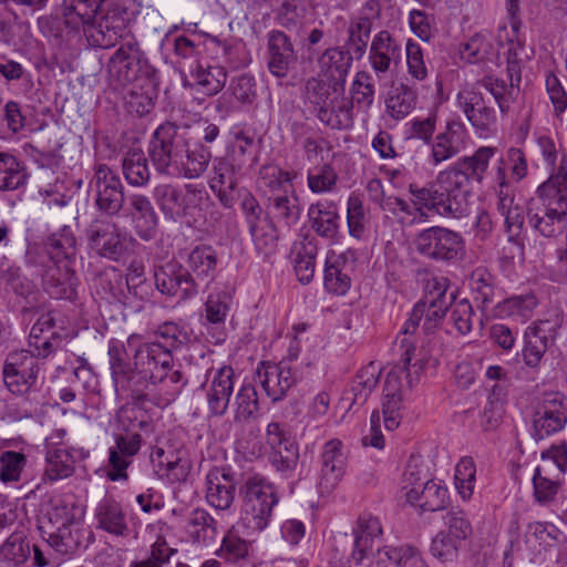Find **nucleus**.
Returning <instances> with one entry per match:
<instances>
[{
  "instance_id": "nucleus-48",
  "label": "nucleus",
  "mask_w": 567,
  "mask_h": 567,
  "mask_svg": "<svg viewBox=\"0 0 567 567\" xmlns=\"http://www.w3.org/2000/svg\"><path fill=\"white\" fill-rule=\"evenodd\" d=\"M96 292L109 303L125 307V276L114 269L101 274L96 279Z\"/></svg>"
},
{
  "instance_id": "nucleus-7",
  "label": "nucleus",
  "mask_w": 567,
  "mask_h": 567,
  "mask_svg": "<svg viewBox=\"0 0 567 567\" xmlns=\"http://www.w3.org/2000/svg\"><path fill=\"white\" fill-rule=\"evenodd\" d=\"M382 7L379 0H367L355 14L350 16L344 47L361 60L370 47L374 24L380 20Z\"/></svg>"
},
{
  "instance_id": "nucleus-56",
  "label": "nucleus",
  "mask_w": 567,
  "mask_h": 567,
  "mask_svg": "<svg viewBox=\"0 0 567 567\" xmlns=\"http://www.w3.org/2000/svg\"><path fill=\"white\" fill-rule=\"evenodd\" d=\"M256 249L265 256L276 252L278 246V231L272 221L264 219L249 227Z\"/></svg>"
},
{
  "instance_id": "nucleus-42",
  "label": "nucleus",
  "mask_w": 567,
  "mask_h": 567,
  "mask_svg": "<svg viewBox=\"0 0 567 567\" xmlns=\"http://www.w3.org/2000/svg\"><path fill=\"white\" fill-rule=\"evenodd\" d=\"M311 228L317 235L334 239L339 231V215L332 205L318 203L311 205L308 210Z\"/></svg>"
},
{
  "instance_id": "nucleus-55",
  "label": "nucleus",
  "mask_w": 567,
  "mask_h": 567,
  "mask_svg": "<svg viewBox=\"0 0 567 567\" xmlns=\"http://www.w3.org/2000/svg\"><path fill=\"white\" fill-rule=\"evenodd\" d=\"M504 389L499 385H494L482 413L481 425L484 431H494L498 427L504 414Z\"/></svg>"
},
{
  "instance_id": "nucleus-63",
  "label": "nucleus",
  "mask_w": 567,
  "mask_h": 567,
  "mask_svg": "<svg viewBox=\"0 0 567 567\" xmlns=\"http://www.w3.org/2000/svg\"><path fill=\"white\" fill-rule=\"evenodd\" d=\"M476 468L472 457H463L455 467V486L463 499L474 492Z\"/></svg>"
},
{
  "instance_id": "nucleus-61",
  "label": "nucleus",
  "mask_w": 567,
  "mask_h": 567,
  "mask_svg": "<svg viewBox=\"0 0 567 567\" xmlns=\"http://www.w3.org/2000/svg\"><path fill=\"white\" fill-rule=\"evenodd\" d=\"M110 365L115 385L125 386L132 375V370L126 361V351L118 342L109 346Z\"/></svg>"
},
{
  "instance_id": "nucleus-16",
  "label": "nucleus",
  "mask_w": 567,
  "mask_h": 567,
  "mask_svg": "<svg viewBox=\"0 0 567 567\" xmlns=\"http://www.w3.org/2000/svg\"><path fill=\"white\" fill-rule=\"evenodd\" d=\"M256 381L272 402L280 401L298 381L297 371L289 362H261L256 370Z\"/></svg>"
},
{
  "instance_id": "nucleus-25",
  "label": "nucleus",
  "mask_w": 567,
  "mask_h": 567,
  "mask_svg": "<svg viewBox=\"0 0 567 567\" xmlns=\"http://www.w3.org/2000/svg\"><path fill=\"white\" fill-rule=\"evenodd\" d=\"M153 297L154 288L145 276L144 265L132 261L125 274V308L140 312Z\"/></svg>"
},
{
  "instance_id": "nucleus-9",
  "label": "nucleus",
  "mask_w": 567,
  "mask_h": 567,
  "mask_svg": "<svg viewBox=\"0 0 567 567\" xmlns=\"http://www.w3.org/2000/svg\"><path fill=\"white\" fill-rule=\"evenodd\" d=\"M154 280L156 289L164 296L187 300L198 293L195 277L177 261H168L155 268Z\"/></svg>"
},
{
  "instance_id": "nucleus-46",
  "label": "nucleus",
  "mask_w": 567,
  "mask_h": 567,
  "mask_svg": "<svg viewBox=\"0 0 567 567\" xmlns=\"http://www.w3.org/2000/svg\"><path fill=\"white\" fill-rule=\"evenodd\" d=\"M31 555V545L23 532L12 533L0 545V564L19 566Z\"/></svg>"
},
{
  "instance_id": "nucleus-57",
  "label": "nucleus",
  "mask_w": 567,
  "mask_h": 567,
  "mask_svg": "<svg viewBox=\"0 0 567 567\" xmlns=\"http://www.w3.org/2000/svg\"><path fill=\"white\" fill-rule=\"evenodd\" d=\"M470 286L478 307L483 311L487 310L494 301L492 275L484 268H476L471 275Z\"/></svg>"
},
{
  "instance_id": "nucleus-64",
  "label": "nucleus",
  "mask_w": 567,
  "mask_h": 567,
  "mask_svg": "<svg viewBox=\"0 0 567 567\" xmlns=\"http://www.w3.org/2000/svg\"><path fill=\"white\" fill-rule=\"evenodd\" d=\"M83 508L75 502L69 499H60L49 513V519L56 526L78 525L83 517Z\"/></svg>"
},
{
  "instance_id": "nucleus-2",
  "label": "nucleus",
  "mask_w": 567,
  "mask_h": 567,
  "mask_svg": "<svg viewBox=\"0 0 567 567\" xmlns=\"http://www.w3.org/2000/svg\"><path fill=\"white\" fill-rule=\"evenodd\" d=\"M133 359L138 373L153 383H161L163 390L167 389L163 399L165 405L176 400L187 381L181 370L174 369L173 354L159 341L140 344Z\"/></svg>"
},
{
  "instance_id": "nucleus-52",
  "label": "nucleus",
  "mask_w": 567,
  "mask_h": 567,
  "mask_svg": "<svg viewBox=\"0 0 567 567\" xmlns=\"http://www.w3.org/2000/svg\"><path fill=\"white\" fill-rule=\"evenodd\" d=\"M494 54L492 35L488 32H477L472 35L461 50V56L468 63L488 60Z\"/></svg>"
},
{
  "instance_id": "nucleus-20",
  "label": "nucleus",
  "mask_w": 567,
  "mask_h": 567,
  "mask_svg": "<svg viewBox=\"0 0 567 567\" xmlns=\"http://www.w3.org/2000/svg\"><path fill=\"white\" fill-rule=\"evenodd\" d=\"M209 187L227 208L233 207L239 197L237 171L226 157L214 158Z\"/></svg>"
},
{
  "instance_id": "nucleus-26",
  "label": "nucleus",
  "mask_w": 567,
  "mask_h": 567,
  "mask_svg": "<svg viewBox=\"0 0 567 567\" xmlns=\"http://www.w3.org/2000/svg\"><path fill=\"white\" fill-rule=\"evenodd\" d=\"M206 499L216 509H228L235 499L234 474L225 467H214L206 476Z\"/></svg>"
},
{
  "instance_id": "nucleus-18",
  "label": "nucleus",
  "mask_w": 567,
  "mask_h": 567,
  "mask_svg": "<svg viewBox=\"0 0 567 567\" xmlns=\"http://www.w3.org/2000/svg\"><path fill=\"white\" fill-rule=\"evenodd\" d=\"M528 203L567 213V167L564 156L560 159L557 172L551 173L537 187L535 197H532Z\"/></svg>"
},
{
  "instance_id": "nucleus-30",
  "label": "nucleus",
  "mask_w": 567,
  "mask_h": 567,
  "mask_svg": "<svg viewBox=\"0 0 567 567\" xmlns=\"http://www.w3.org/2000/svg\"><path fill=\"white\" fill-rule=\"evenodd\" d=\"M354 547L352 558L357 564H361L372 549L374 540L381 538L383 529L379 517L370 513H363L358 517L353 529Z\"/></svg>"
},
{
  "instance_id": "nucleus-60",
  "label": "nucleus",
  "mask_w": 567,
  "mask_h": 567,
  "mask_svg": "<svg viewBox=\"0 0 567 567\" xmlns=\"http://www.w3.org/2000/svg\"><path fill=\"white\" fill-rule=\"evenodd\" d=\"M295 177V174L291 175L276 165H264L259 171L258 186L265 192L275 193L285 188V186L292 188L291 181Z\"/></svg>"
},
{
  "instance_id": "nucleus-4",
  "label": "nucleus",
  "mask_w": 567,
  "mask_h": 567,
  "mask_svg": "<svg viewBox=\"0 0 567 567\" xmlns=\"http://www.w3.org/2000/svg\"><path fill=\"white\" fill-rule=\"evenodd\" d=\"M187 140L179 133V127L173 122L161 124L153 133L148 146V155L159 174L175 176L185 153Z\"/></svg>"
},
{
  "instance_id": "nucleus-5",
  "label": "nucleus",
  "mask_w": 567,
  "mask_h": 567,
  "mask_svg": "<svg viewBox=\"0 0 567 567\" xmlns=\"http://www.w3.org/2000/svg\"><path fill=\"white\" fill-rule=\"evenodd\" d=\"M416 251L424 258L455 262L465 254L462 235L446 227L432 226L419 231L414 238Z\"/></svg>"
},
{
  "instance_id": "nucleus-51",
  "label": "nucleus",
  "mask_w": 567,
  "mask_h": 567,
  "mask_svg": "<svg viewBox=\"0 0 567 567\" xmlns=\"http://www.w3.org/2000/svg\"><path fill=\"white\" fill-rule=\"evenodd\" d=\"M188 525L193 528L190 530V537L194 543L208 544L214 540L217 535V522L203 508L192 511Z\"/></svg>"
},
{
  "instance_id": "nucleus-28",
  "label": "nucleus",
  "mask_w": 567,
  "mask_h": 567,
  "mask_svg": "<svg viewBox=\"0 0 567 567\" xmlns=\"http://www.w3.org/2000/svg\"><path fill=\"white\" fill-rule=\"evenodd\" d=\"M526 215L529 226L540 236L556 238L567 229V213L527 203Z\"/></svg>"
},
{
  "instance_id": "nucleus-62",
  "label": "nucleus",
  "mask_w": 567,
  "mask_h": 567,
  "mask_svg": "<svg viewBox=\"0 0 567 567\" xmlns=\"http://www.w3.org/2000/svg\"><path fill=\"white\" fill-rule=\"evenodd\" d=\"M351 93L357 104L367 109L371 107L375 95L372 74L365 70L358 71L351 84Z\"/></svg>"
},
{
  "instance_id": "nucleus-14",
  "label": "nucleus",
  "mask_w": 567,
  "mask_h": 567,
  "mask_svg": "<svg viewBox=\"0 0 567 567\" xmlns=\"http://www.w3.org/2000/svg\"><path fill=\"white\" fill-rule=\"evenodd\" d=\"M87 245L97 256L117 260L125 251L118 226L111 220L96 219L86 229Z\"/></svg>"
},
{
  "instance_id": "nucleus-34",
  "label": "nucleus",
  "mask_w": 567,
  "mask_h": 567,
  "mask_svg": "<svg viewBox=\"0 0 567 567\" xmlns=\"http://www.w3.org/2000/svg\"><path fill=\"white\" fill-rule=\"evenodd\" d=\"M417 100L419 94L414 86L400 83L389 92L385 100V111L395 121L404 120L416 107Z\"/></svg>"
},
{
  "instance_id": "nucleus-6",
  "label": "nucleus",
  "mask_w": 567,
  "mask_h": 567,
  "mask_svg": "<svg viewBox=\"0 0 567 567\" xmlns=\"http://www.w3.org/2000/svg\"><path fill=\"white\" fill-rule=\"evenodd\" d=\"M128 24L127 11L111 6L83 29L87 43L93 48L110 49L123 37Z\"/></svg>"
},
{
  "instance_id": "nucleus-36",
  "label": "nucleus",
  "mask_w": 567,
  "mask_h": 567,
  "mask_svg": "<svg viewBox=\"0 0 567 567\" xmlns=\"http://www.w3.org/2000/svg\"><path fill=\"white\" fill-rule=\"evenodd\" d=\"M73 270L66 262H52L42 276L44 289L55 299L70 298L73 293Z\"/></svg>"
},
{
  "instance_id": "nucleus-1",
  "label": "nucleus",
  "mask_w": 567,
  "mask_h": 567,
  "mask_svg": "<svg viewBox=\"0 0 567 567\" xmlns=\"http://www.w3.org/2000/svg\"><path fill=\"white\" fill-rule=\"evenodd\" d=\"M496 147L481 146L471 156H463L441 171L434 183L419 187L410 184L413 205L421 216L426 209L442 217L461 218L467 212L471 183L481 184L496 154Z\"/></svg>"
},
{
  "instance_id": "nucleus-27",
  "label": "nucleus",
  "mask_w": 567,
  "mask_h": 567,
  "mask_svg": "<svg viewBox=\"0 0 567 567\" xmlns=\"http://www.w3.org/2000/svg\"><path fill=\"white\" fill-rule=\"evenodd\" d=\"M349 256L353 257L354 254L352 251L342 254L330 251L327 255L323 285L328 292L343 296L350 289L353 265L349 262Z\"/></svg>"
},
{
  "instance_id": "nucleus-39",
  "label": "nucleus",
  "mask_w": 567,
  "mask_h": 567,
  "mask_svg": "<svg viewBox=\"0 0 567 567\" xmlns=\"http://www.w3.org/2000/svg\"><path fill=\"white\" fill-rule=\"evenodd\" d=\"M269 209L274 218L290 228L300 219L301 207L299 197L292 189L290 194L285 189V194H274L269 196Z\"/></svg>"
},
{
  "instance_id": "nucleus-23",
  "label": "nucleus",
  "mask_w": 567,
  "mask_h": 567,
  "mask_svg": "<svg viewBox=\"0 0 567 567\" xmlns=\"http://www.w3.org/2000/svg\"><path fill=\"white\" fill-rule=\"evenodd\" d=\"M234 378L235 372L230 365H223L212 377L206 390L207 406L212 416L226 414L234 392Z\"/></svg>"
},
{
  "instance_id": "nucleus-13",
  "label": "nucleus",
  "mask_w": 567,
  "mask_h": 567,
  "mask_svg": "<svg viewBox=\"0 0 567 567\" xmlns=\"http://www.w3.org/2000/svg\"><path fill=\"white\" fill-rule=\"evenodd\" d=\"M367 53L372 71L381 79L401 62L402 45L393 33L383 29L372 37Z\"/></svg>"
},
{
  "instance_id": "nucleus-22",
  "label": "nucleus",
  "mask_w": 567,
  "mask_h": 567,
  "mask_svg": "<svg viewBox=\"0 0 567 567\" xmlns=\"http://www.w3.org/2000/svg\"><path fill=\"white\" fill-rule=\"evenodd\" d=\"M344 473V456L342 442L332 439L323 445L321 453V468L318 481L320 493L330 494L339 484Z\"/></svg>"
},
{
  "instance_id": "nucleus-35",
  "label": "nucleus",
  "mask_w": 567,
  "mask_h": 567,
  "mask_svg": "<svg viewBox=\"0 0 567 567\" xmlns=\"http://www.w3.org/2000/svg\"><path fill=\"white\" fill-rule=\"evenodd\" d=\"M154 199L163 214L173 219L187 215L189 208L187 196L172 184H159L154 188Z\"/></svg>"
},
{
  "instance_id": "nucleus-54",
  "label": "nucleus",
  "mask_w": 567,
  "mask_h": 567,
  "mask_svg": "<svg viewBox=\"0 0 567 567\" xmlns=\"http://www.w3.org/2000/svg\"><path fill=\"white\" fill-rule=\"evenodd\" d=\"M537 306L533 293L509 297L498 302L494 308V316L499 318L519 316L527 318Z\"/></svg>"
},
{
  "instance_id": "nucleus-11",
  "label": "nucleus",
  "mask_w": 567,
  "mask_h": 567,
  "mask_svg": "<svg viewBox=\"0 0 567 567\" xmlns=\"http://www.w3.org/2000/svg\"><path fill=\"white\" fill-rule=\"evenodd\" d=\"M143 52L136 41L123 43L110 58L106 71L115 87H123L138 79L143 70Z\"/></svg>"
},
{
  "instance_id": "nucleus-21",
  "label": "nucleus",
  "mask_w": 567,
  "mask_h": 567,
  "mask_svg": "<svg viewBox=\"0 0 567 567\" xmlns=\"http://www.w3.org/2000/svg\"><path fill=\"white\" fill-rule=\"evenodd\" d=\"M457 102L476 131L487 132L496 123L495 110L485 101L481 92L464 89L458 92Z\"/></svg>"
},
{
  "instance_id": "nucleus-47",
  "label": "nucleus",
  "mask_w": 567,
  "mask_h": 567,
  "mask_svg": "<svg viewBox=\"0 0 567 567\" xmlns=\"http://www.w3.org/2000/svg\"><path fill=\"white\" fill-rule=\"evenodd\" d=\"M259 411L258 395L252 384H243L235 395L234 423L243 425L257 416Z\"/></svg>"
},
{
  "instance_id": "nucleus-41",
  "label": "nucleus",
  "mask_w": 567,
  "mask_h": 567,
  "mask_svg": "<svg viewBox=\"0 0 567 567\" xmlns=\"http://www.w3.org/2000/svg\"><path fill=\"white\" fill-rule=\"evenodd\" d=\"M122 173L126 182L134 187L147 185L151 178L148 161L140 148H132L122 159Z\"/></svg>"
},
{
  "instance_id": "nucleus-8",
  "label": "nucleus",
  "mask_w": 567,
  "mask_h": 567,
  "mask_svg": "<svg viewBox=\"0 0 567 567\" xmlns=\"http://www.w3.org/2000/svg\"><path fill=\"white\" fill-rule=\"evenodd\" d=\"M93 171L91 185L96 193L95 204L99 210L109 216L118 215L125 202L120 177L103 163L95 164Z\"/></svg>"
},
{
  "instance_id": "nucleus-29",
  "label": "nucleus",
  "mask_w": 567,
  "mask_h": 567,
  "mask_svg": "<svg viewBox=\"0 0 567 567\" xmlns=\"http://www.w3.org/2000/svg\"><path fill=\"white\" fill-rule=\"evenodd\" d=\"M128 215L136 235L143 240L156 236L158 217L150 198L142 194H133L128 198Z\"/></svg>"
},
{
  "instance_id": "nucleus-19",
  "label": "nucleus",
  "mask_w": 567,
  "mask_h": 567,
  "mask_svg": "<svg viewBox=\"0 0 567 567\" xmlns=\"http://www.w3.org/2000/svg\"><path fill=\"white\" fill-rule=\"evenodd\" d=\"M467 132L463 124L447 122L444 132L439 133L431 143L430 159L434 166L446 162L466 147Z\"/></svg>"
},
{
  "instance_id": "nucleus-59",
  "label": "nucleus",
  "mask_w": 567,
  "mask_h": 567,
  "mask_svg": "<svg viewBox=\"0 0 567 567\" xmlns=\"http://www.w3.org/2000/svg\"><path fill=\"white\" fill-rule=\"evenodd\" d=\"M424 363L423 361H417L412 365H408L406 369L399 365L392 368L386 374L384 382L383 396H402L401 389V373L406 372V379L410 386L413 385V374L416 377L423 371Z\"/></svg>"
},
{
  "instance_id": "nucleus-45",
  "label": "nucleus",
  "mask_w": 567,
  "mask_h": 567,
  "mask_svg": "<svg viewBox=\"0 0 567 567\" xmlns=\"http://www.w3.org/2000/svg\"><path fill=\"white\" fill-rule=\"evenodd\" d=\"M380 373V369L373 363L358 371L349 391L352 396L347 398L351 400L352 405L362 406L367 402L379 382Z\"/></svg>"
},
{
  "instance_id": "nucleus-43",
  "label": "nucleus",
  "mask_w": 567,
  "mask_h": 567,
  "mask_svg": "<svg viewBox=\"0 0 567 567\" xmlns=\"http://www.w3.org/2000/svg\"><path fill=\"white\" fill-rule=\"evenodd\" d=\"M50 259L54 264H68L75 258L76 239L70 227H63L59 233L51 235L47 240Z\"/></svg>"
},
{
  "instance_id": "nucleus-3",
  "label": "nucleus",
  "mask_w": 567,
  "mask_h": 567,
  "mask_svg": "<svg viewBox=\"0 0 567 567\" xmlns=\"http://www.w3.org/2000/svg\"><path fill=\"white\" fill-rule=\"evenodd\" d=\"M243 494V520L254 532L264 530L278 504L277 488L260 474L248 476L240 487Z\"/></svg>"
},
{
  "instance_id": "nucleus-53",
  "label": "nucleus",
  "mask_w": 567,
  "mask_h": 567,
  "mask_svg": "<svg viewBox=\"0 0 567 567\" xmlns=\"http://www.w3.org/2000/svg\"><path fill=\"white\" fill-rule=\"evenodd\" d=\"M449 499L447 489L433 480L424 483L413 505L423 512H436L445 507Z\"/></svg>"
},
{
  "instance_id": "nucleus-40",
  "label": "nucleus",
  "mask_w": 567,
  "mask_h": 567,
  "mask_svg": "<svg viewBox=\"0 0 567 567\" xmlns=\"http://www.w3.org/2000/svg\"><path fill=\"white\" fill-rule=\"evenodd\" d=\"M217 262V252L212 246L198 245L188 254L187 269L197 279L210 280L215 277Z\"/></svg>"
},
{
  "instance_id": "nucleus-50",
  "label": "nucleus",
  "mask_w": 567,
  "mask_h": 567,
  "mask_svg": "<svg viewBox=\"0 0 567 567\" xmlns=\"http://www.w3.org/2000/svg\"><path fill=\"white\" fill-rule=\"evenodd\" d=\"M454 302L435 301L421 299L414 306V318L424 319L423 329L426 333H432L440 326L444 319L447 309L453 306Z\"/></svg>"
},
{
  "instance_id": "nucleus-32",
  "label": "nucleus",
  "mask_w": 567,
  "mask_h": 567,
  "mask_svg": "<svg viewBox=\"0 0 567 567\" xmlns=\"http://www.w3.org/2000/svg\"><path fill=\"white\" fill-rule=\"evenodd\" d=\"M553 463H542L533 476L534 498L539 505H548L556 501L563 480L553 471Z\"/></svg>"
},
{
  "instance_id": "nucleus-24",
  "label": "nucleus",
  "mask_w": 567,
  "mask_h": 567,
  "mask_svg": "<svg viewBox=\"0 0 567 567\" xmlns=\"http://www.w3.org/2000/svg\"><path fill=\"white\" fill-rule=\"evenodd\" d=\"M267 49L269 72L279 79L286 78L297 61L290 38L282 31H271L268 33Z\"/></svg>"
},
{
  "instance_id": "nucleus-49",
  "label": "nucleus",
  "mask_w": 567,
  "mask_h": 567,
  "mask_svg": "<svg viewBox=\"0 0 567 567\" xmlns=\"http://www.w3.org/2000/svg\"><path fill=\"white\" fill-rule=\"evenodd\" d=\"M75 457L64 447L50 450L47 453L44 476L49 481H58L71 476L74 472Z\"/></svg>"
},
{
  "instance_id": "nucleus-44",
  "label": "nucleus",
  "mask_w": 567,
  "mask_h": 567,
  "mask_svg": "<svg viewBox=\"0 0 567 567\" xmlns=\"http://www.w3.org/2000/svg\"><path fill=\"white\" fill-rule=\"evenodd\" d=\"M27 177L24 165L13 154L0 151V190L18 189Z\"/></svg>"
},
{
  "instance_id": "nucleus-38",
  "label": "nucleus",
  "mask_w": 567,
  "mask_h": 567,
  "mask_svg": "<svg viewBox=\"0 0 567 567\" xmlns=\"http://www.w3.org/2000/svg\"><path fill=\"white\" fill-rule=\"evenodd\" d=\"M97 527L116 536H123L127 532L125 514L116 501L103 498L95 511Z\"/></svg>"
},
{
  "instance_id": "nucleus-12",
  "label": "nucleus",
  "mask_w": 567,
  "mask_h": 567,
  "mask_svg": "<svg viewBox=\"0 0 567 567\" xmlns=\"http://www.w3.org/2000/svg\"><path fill=\"white\" fill-rule=\"evenodd\" d=\"M39 364L28 350L12 352L3 367V381L16 395L27 394L37 383Z\"/></svg>"
},
{
  "instance_id": "nucleus-58",
  "label": "nucleus",
  "mask_w": 567,
  "mask_h": 567,
  "mask_svg": "<svg viewBox=\"0 0 567 567\" xmlns=\"http://www.w3.org/2000/svg\"><path fill=\"white\" fill-rule=\"evenodd\" d=\"M317 251V246L308 241L302 244L296 254L295 271L298 280L303 285L309 284L315 277Z\"/></svg>"
},
{
  "instance_id": "nucleus-15",
  "label": "nucleus",
  "mask_w": 567,
  "mask_h": 567,
  "mask_svg": "<svg viewBox=\"0 0 567 567\" xmlns=\"http://www.w3.org/2000/svg\"><path fill=\"white\" fill-rule=\"evenodd\" d=\"M567 422V399L560 392L543 395L534 413V429L539 439L560 431Z\"/></svg>"
},
{
  "instance_id": "nucleus-31",
  "label": "nucleus",
  "mask_w": 567,
  "mask_h": 567,
  "mask_svg": "<svg viewBox=\"0 0 567 567\" xmlns=\"http://www.w3.org/2000/svg\"><path fill=\"white\" fill-rule=\"evenodd\" d=\"M106 0H64V23L72 30L85 29L102 11Z\"/></svg>"
},
{
  "instance_id": "nucleus-17",
  "label": "nucleus",
  "mask_w": 567,
  "mask_h": 567,
  "mask_svg": "<svg viewBox=\"0 0 567 567\" xmlns=\"http://www.w3.org/2000/svg\"><path fill=\"white\" fill-rule=\"evenodd\" d=\"M354 59L355 56L352 51L344 45L327 48L319 55L317 60L319 76L324 78L329 82H333L334 93L337 92V86L343 90Z\"/></svg>"
},
{
  "instance_id": "nucleus-37",
  "label": "nucleus",
  "mask_w": 567,
  "mask_h": 567,
  "mask_svg": "<svg viewBox=\"0 0 567 567\" xmlns=\"http://www.w3.org/2000/svg\"><path fill=\"white\" fill-rule=\"evenodd\" d=\"M210 161L212 152L208 147L202 143L194 144L193 147L187 145L174 177L198 178L207 171Z\"/></svg>"
},
{
  "instance_id": "nucleus-33",
  "label": "nucleus",
  "mask_w": 567,
  "mask_h": 567,
  "mask_svg": "<svg viewBox=\"0 0 567 567\" xmlns=\"http://www.w3.org/2000/svg\"><path fill=\"white\" fill-rule=\"evenodd\" d=\"M189 73L196 85L208 96L218 94L227 81V72L224 66L199 60H195L194 65L189 66Z\"/></svg>"
},
{
  "instance_id": "nucleus-10",
  "label": "nucleus",
  "mask_w": 567,
  "mask_h": 567,
  "mask_svg": "<svg viewBox=\"0 0 567 567\" xmlns=\"http://www.w3.org/2000/svg\"><path fill=\"white\" fill-rule=\"evenodd\" d=\"M558 319L538 320L527 327L524 334V347L522 349L523 362L526 367L537 370L548 350L555 344Z\"/></svg>"
}]
</instances>
